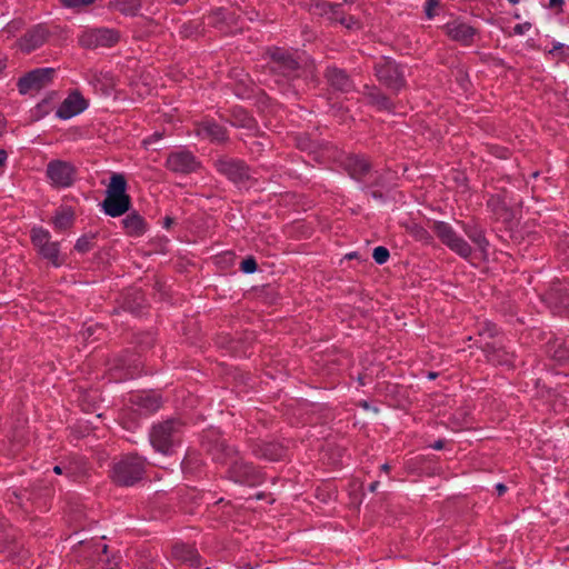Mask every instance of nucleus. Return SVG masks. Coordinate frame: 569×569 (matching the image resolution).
<instances>
[{
    "instance_id": "nucleus-6",
    "label": "nucleus",
    "mask_w": 569,
    "mask_h": 569,
    "mask_svg": "<svg viewBox=\"0 0 569 569\" xmlns=\"http://www.w3.org/2000/svg\"><path fill=\"white\" fill-rule=\"evenodd\" d=\"M47 177L58 188L70 187L76 178V168L66 161L53 160L48 163Z\"/></svg>"
},
{
    "instance_id": "nucleus-8",
    "label": "nucleus",
    "mask_w": 569,
    "mask_h": 569,
    "mask_svg": "<svg viewBox=\"0 0 569 569\" xmlns=\"http://www.w3.org/2000/svg\"><path fill=\"white\" fill-rule=\"evenodd\" d=\"M167 167L174 172L190 173L200 167V162L190 151L179 150L169 154Z\"/></svg>"
},
{
    "instance_id": "nucleus-11",
    "label": "nucleus",
    "mask_w": 569,
    "mask_h": 569,
    "mask_svg": "<svg viewBox=\"0 0 569 569\" xmlns=\"http://www.w3.org/2000/svg\"><path fill=\"white\" fill-rule=\"evenodd\" d=\"M87 107L88 103L86 99L79 92H72L58 108L57 117L67 120L81 113Z\"/></svg>"
},
{
    "instance_id": "nucleus-22",
    "label": "nucleus",
    "mask_w": 569,
    "mask_h": 569,
    "mask_svg": "<svg viewBox=\"0 0 569 569\" xmlns=\"http://www.w3.org/2000/svg\"><path fill=\"white\" fill-rule=\"evenodd\" d=\"M110 8L126 16H134L139 12L141 3L139 0H111Z\"/></svg>"
},
{
    "instance_id": "nucleus-4",
    "label": "nucleus",
    "mask_w": 569,
    "mask_h": 569,
    "mask_svg": "<svg viewBox=\"0 0 569 569\" xmlns=\"http://www.w3.org/2000/svg\"><path fill=\"white\" fill-rule=\"evenodd\" d=\"M119 33L113 29L97 28L84 30L79 37V43L83 48L96 49L99 47H112L119 41Z\"/></svg>"
},
{
    "instance_id": "nucleus-9",
    "label": "nucleus",
    "mask_w": 569,
    "mask_h": 569,
    "mask_svg": "<svg viewBox=\"0 0 569 569\" xmlns=\"http://www.w3.org/2000/svg\"><path fill=\"white\" fill-rule=\"evenodd\" d=\"M298 67V61L288 51L282 49L272 50L269 62L270 71L280 72L286 77H290L296 72Z\"/></svg>"
},
{
    "instance_id": "nucleus-28",
    "label": "nucleus",
    "mask_w": 569,
    "mask_h": 569,
    "mask_svg": "<svg viewBox=\"0 0 569 569\" xmlns=\"http://www.w3.org/2000/svg\"><path fill=\"white\" fill-rule=\"evenodd\" d=\"M94 234H86L79 238L76 242L74 249L78 252H88L93 246Z\"/></svg>"
},
{
    "instance_id": "nucleus-50",
    "label": "nucleus",
    "mask_w": 569,
    "mask_h": 569,
    "mask_svg": "<svg viewBox=\"0 0 569 569\" xmlns=\"http://www.w3.org/2000/svg\"><path fill=\"white\" fill-rule=\"evenodd\" d=\"M280 456L279 455H272L270 456V459H278Z\"/></svg>"
},
{
    "instance_id": "nucleus-49",
    "label": "nucleus",
    "mask_w": 569,
    "mask_h": 569,
    "mask_svg": "<svg viewBox=\"0 0 569 569\" xmlns=\"http://www.w3.org/2000/svg\"><path fill=\"white\" fill-rule=\"evenodd\" d=\"M520 0H509L510 3L517 4Z\"/></svg>"
},
{
    "instance_id": "nucleus-12",
    "label": "nucleus",
    "mask_w": 569,
    "mask_h": 569,
    "mask_svg": "<svg viewBox=\"0 0 569 569\" xmlns=\"http://www.w3.org/2000/svg\"><path fill=\"white\" fill-rule=\"evenodd\" d=\"M443 31L450 39L465 44L470 43L476 34L471 26L458 20L445 24Z\"/></svg>"
},
{
    "instance_id": "nucleus-38",
    "label": "nucleus",
    "mask_w": 569,
    "mask_h": 569,
    "mask_svg": "<svg viewBox=\"0 0 569 569\" xmlns=\"http://www.w3.org/2000/svg\"><path fill=\"white\" fill-rule=\"evenodd\" d=\"M7 66V57L0 53V73L6 69Z\"/></svg>"
},
{
    "instance_id": "nucleus-46",
    "label": "nucleus",
    "mask_w": 569,
    "mask_h": 569,
    "mask_svg": "<svg viewBox=\"0 0 569 569\" xmlns=\"http://www.w3.org/2000/svg\"><path fill=\"white\" fill-rule=\"evenodd\" d=\"M381 470L388 472L390 470V466L388 463H385L381 466Z\"/></svg>"
},
{
    "instance_id": "nucleus-30",
    "label": "nucleus",
    "mask_w": 569,
    "mask_h": 569,
    "mask_svg": "<svg viewBox=\"0 0 569 569\" xmlns=\"http://www.w3.org/2000/svg\"><path fill=\"white\" fill-rule=\"evenodd\" d=\"M241 270L246 273H251L257 270V262L253 258H247L241 262Z\"/></svg>"
},
{
    "instance_id": "nucleus-18",
    "label": "nucleus",
    "mask_w": 569,
    "mask_h": 569,
    "mask_svg": "<svg viewBox=\"0 0 569 569\" xmlns=\"http://www.w3.org/2000/svg\"><path fill=\"white\" fill-rule=\"evenodd\" d=\"M328 82L337 90L348 92L352 89V83L348 76L337 68H329L326 74Z\"/></svg>"
},
{
    "instance_id": "nucleus-13",
    "label": "nucleus",
    "mask_w": 569,
    "mask_h": 569,
    "mask_svg": "<svg viewBox=\"0 0 569 569\" xmlns=\"http://www.w3.org/2000/svg\"><path fill=\"white\" fill-rule=\"evenodd\" d=\"M48 37V31L42 26H37L28 31L20 40L19 47L24 52H31L41 47Z\"/></svg>"
},
{
    "instance_id": "nucleus-34",
    "label": "nucleus",
    "mask_w": 569,
    "mask_h": 569,
    "mask_svg": "<svg viewBox=\"0 0 569 569\" xmlns=\"http://www.w3.org/2000/svg\"><path fill=\"white\" fill-rule=\"evenodd\" d=\"M340 23L343 24L347 29H353L358 27V21L353 19V17H342Z\"/></svg>"
},
{
    "instance_id": "nucleus-40",
    "label": "nucleus",
    "mask_w": 569,
    "mask_h": 569,
    "mask_svg": "<svg viewBox=\"0 0 569 569\" xmlns=\"http://www.w3.org/2000/svg\"><path fill=\"white\" fill-rule=\"evenodd\" d=\"M496 489H497L498 495L502 496L506 492L507 487L505 485H502V483H498L496 486Z\"/></svg>"
},
{
    "instance_id": "nucleus-25",
    "label": "nucleus",
    "mask_w": 569,
    "mask_h": 569,
    "mask_svg": "<svg viewBox=\"0 0 569 569\" xmlns=\"http://www.w3.org/2000/svg\"><path fill=\"white\" fill-rule=\"evenodd\" d=\"M127 182L124 177L119 173H114L110 178V183L107 189V196H128L126 193Z\"/></svg>"
},
{
    "instance_id": "nucleus-14",
    "label": "nucleus",
    "mask_w": 569,
    "mask_h": 569,
    "mask_svg": "<svg viewBox=\"0 0 569 569\" xmlns=\"http://www.w3.org/2000/svg\"><path fill=\"white\" fill-rule=\"evenodd\" d=\"M230 472L231 477L237 482L253 486L259 481L258 473L252 465L242 460L234 461V463L231 466Z\"/></svg>"
},
{
    "instance_id": "nucleus-27",
    "label": "nucleus",
    "mask_w": 569,
    "mask_h": 569,
    "mask_svg": "<svg viewBox=\"0 0 569 569\" xmlns=\"http://www.w3.org/2000/svg\"><path fill=\"white\" fill-rule=\"evenodd\" d=\"M31 240L34 247L38 249H42L46 244H48L51 241V236L48 230L39 227L33 228L31 230Z\"/></svg>"
},
{
    "instance_id": "nucleus-48",
    "label": "nucleus",
    "mask_w": 569,
    "mask_h": 569,
    "mask_svg": "<svg viewBox=\"0 0 569 569\" xmlns=\"http://www.w3.org/2000/svg\"><path fill=\"white\" fill-rule=\"evenodd\" d=\"M171 2L173 3H177V4H183L186 3L188 0H170Z\"/></svg>"
},
{
    "instance_id": "nucleus-42",
    "label": "nucleus",
    "mask_w": 569,
    "mask_h": 569,
    "mask_svg": "<svg viewBox=\"0 0 569 569\" xmlns=\"http://www.w3.org/2000/svg\"><path fill=\"white\" fill-rule=\"evenodd\" d=\"M378 103L382 107V108H388L389 106V101L387 98L385 97H381L380 100L378 101Z\"/></svg>"
},
{
    "instance_id": "nucleus-41",
    "label": "nucleus",
    "mask_w": 569,
    "mask_h": 569,
    "mask_svg": "<svg viewBox=\"0 0 569 569\" xmlns=\"http://www.w3.org/2000/svg\"><path fill=\"white\" fill-rule=\"evenodd\" d=\"M550 7L557 8L563 4V0H549Z\"/></svg>"
},
{
    "instance_id": "nucleus-33",
    "label": "nucleus",
    "mask_w": 569,
    "mask_h": 569,
    "mask_svg": "<svg viewBox=\"0 0 569 569\" xmlns=\"http://www.w3.org/2000/svg\"><path fill=\"white\" fill-rule=\"evenodd\" d=\"M438 6V0H427L425 11L429 19H431L435 16V10Z\"/></svg>"
},
{
    "instance_id": "nucleus-21",
    "label": "nucleus",
    "mask_w": 569,
    "mask_h": 569,
    "mask_svg": "<svg viewBox=\"0 0 569 569\" xmlns=\"http://www.w3.org/2000/svg\"><path fill=\"white\" fill-rule=\"evenodd\" d=\"M123 227L129 236H141L146 231V223L139 214H129L122 220Z\"/></svg>"
},
{
    "instance_id": "nucleus-10",
    "label": "nucleus",
    "mask_w": 569,
    "mask_h": 569,
    "mask_svg": "<svg viewBox=\"0 0 569 569\" xmlns=\"http://www.w3.org/2000/svg\"><path fill=\"white\" fill-rule=\"evenodd\" d=\"M216 167L219 172L236 183H240L246 179H249L248 168L241 161L221 158L216 161Z\"/></svg>"
},
{
    "instance_id": "nucleus-35",
    "label": "nucleus",
    "mask_w": 569,
    "mask_h": 569,
    "mask_svg": "<svg viewBox=\"0 0 569 569\" xmlns=\"http://www.w3.org/2000/svg\"><path fill=\"white\" fill-rule=\"evenodd\" d=\"M253 120L247 114V113H242V118H240L239 122H237V124L241 126V127H251Z\"/></svg>"
},
{
    "instance_id": "nucleus-47",
    "label": "nucleus",
    "mask_w": 569,
    "mask_h": 569,
    "mask_svg": "<svg viewBox=\"0 0 569 569\" xmlns=\"http://www.w3.org/2000/svg\"><path fill=\"white\" fill-rule=\"evenodd\" d=\"M53 471H54L57 475H60V473H62V468H61L60 466H56V467L53 468Z\"/></svg>"
},
{
    "instance_id": "nucleus-23",
    "label": "nucleus",
    "mask_w": 569,
    "mask_h": 569,
    "mask_svg": "<svg viewBox=\"0 0 569 569\" xmlns=\"http://www.w3.org/2000/svg\"><path fill=\"white\" fill-rule=\"evenodd\" d=\"M199 134L213 141H222L226 138L224 129L213 122H203L198 131Z\"/></svg>"
},
{
    "instance_id": "nucleus-20",
    "label": "nucleus",
    "mask_w": 569,
    "mask_h": 569,
    "mask_svg": "<svg viewBox=\"0 0 569 569\" xmlns=\"http://www.w3.org/2000/svg\"><path fill=\"white\" fill-rule=\"evenodd\" d=\"M74 221V212L71 208H61L57 211L52 219L54 229L58 231H64L69 229Z\"/></svg>"
},
{
    "instance_id": "nucleus-32",
    "label": "nucleus",
    "mask_w": 569,
    "mask_h": 569,
    "mask_svg": "<svg viewBox=\"0 0 569 569\" xmlns=\"http://www.w3.org/2000/svg\"><path fill=\"white\" fill-rule=\"evenodd\" d=\"M489 360L495 363H500V365H509L510 363L509 359L507 358V353L500 355L499 351H495V352L490 353Z\"/></svg>"
},
{
    "instance_id": "nucleus-19",
    "label": "nucleus",
    "mask_w": 569,
    "mask_h": 569,
    "mask_svg": "<svg viewBox=\"0 0 569 569\" xmlns=\"http://www.w3.org/2000/svg\"><path fill=\"white\" fill-rule=\"evenodd\" d=\"M172 556L176 560L196 567L199 563V555L192 547L186 545H177L172 549Z\"/></svg>"
},
{
    "instance_id": "nucleus-31",
    "label": "nucleus",
    "mask_w": 569,
    "mask_h": 569,
    "mask_svg": "<svg viewBox=\"0 0 569 569\" xmlns=\"http://www.w3.org/2000/svg\"><path fill=\"white\" fill-rule=\"evenodd\" d=\"M64 7L68 8H78L82 6H89L93 3L96 0H61Z\"/></svg>"
},
{
    "instance_id": "nucleus-51",
    "label": "nucleus",
    "mask_w": 569,
    "mask_h": 569,
    "mask_svg": "<svg viewBox=\"0 0 569 569\" xmlns=\"http://www.w3.org/2000/svg\"><path fill=\"white\" fill-rule=\"evenodd\" d=\"M118 566L117 565H113V566H109L107 569H117Z\"/></svg>"
},
{
    "instance_id": "nucleus-43",
    "label": "nucleus",
    "mask_w": 569,
    "mask_h": 569,
    "mask_svg": "<svg viewBox=\"0 0 569 569\" xmlns=\"http://www.w3.org/2000/svg\"><path fill=\"white\" fill-rule=\"evenodd\" d=\"M6 127V121L2 114L0 113V136L3 133Z\"/></svg>"
},
{
    "instance_id": "nucleus-26",
    "label": "nucleus",
    "mask_w": 569,
    "mask_h": 569,
    "mask_svg": "<svg viewBox=\"0 0 569 569\" xmlns=\"http://www.w3.org/2000/svg\"><path fill=\"white\" fill-rule=\"evenodd\" d=\"M469 239L475 243L476 248L482 253L486 254L488 248V241L483 236V232L478 228H469L466 230Z\"/></svg>"
},
{
    "instance_id": "nucleus-5",
    "label": "nucleus",
    "mask_w": 569,
    "mask_h": 569,
    "mask_svg": "<svg viewBox=\"0 0 569 569\" xmlns=\"http://www.w3.org/2000/svg\"><path fill=\"white\" fill-rule=\"evenodd\" d=\"M53 74L52 68H39L28 72L18 81L19 92L21 94L38 92L52 81Z\"/></svg>"
},
{
    "instance_id": "nucleus-7",
    "label": "nucleus",
    "mask_w": 569,
    "mask_h": 569,
    "mask_svg": "<svg viewBox=\"0 0 569 569\" xmlns=\"http://www.w3.org/2000/svg\"><path fill=\"white\" fill-rule=\"evenodd\" d=\"M376 74L382 83L396 91L405 83L403 71L395 61L387 58L377 63Z\"/></svg>"
},
{
    "instance_id": "nucleus-45",
    "label": "nucleus",
    "mask_w": 569,
    "mask_h": 569,
    "mask_svg": "<svg viewBox=\"0 0 569 569\" xmlns=\"http://www.w3.org/2000/svg\"><path fill=\"white\" fill-rule=\"evenodd\" d=\"M443 447V442L442 441H437L435 445H433V448L435 449H441Z\"/></svg>"
},
{
    "instance_id": "nucleus-29",
    "label": "nucleus",
    "mask_w": 569,
    "mask_h": 569,
    "mask_svg": "<svg viewBox=\"0 0 569 569\" xmlns=\"http://www.w3.org/2000/svg\"><path fill=\"white\" fill-rule=\"evenodd\" d=\"M372 257L377 263L382 264L388 260L389 251L385 247H377L373 249Z\"/></svg>"
},
{
    "instance_id": "nucleus-24",
    "label": "nucleus",
    "mask_w": 569,
    "mask_h": 569,
    "mask_svg": "<svg viewBox=\"0 0 569 569\" xmlns=\"http://www.w3.org/2000/svg\"><path fill=\"white\" fill-rule=\"evenodd\" d=\"M39 253L56 267L61 266L63 262V259L60 257L59 242L50 241L39 250Z\"/></svg>"
},
{
    "instance_id": "nucleus-3",
    "label": "nucleus",
    "mask_w": 569,
    "mask_h": 569,
    "mask_svg": "<svg viewBox=\"0 0 569 569\" xmlns=\"http://www.w3.org/2000/svg\"><path fill=\"white\" fill-rule=\"evenodd\" d=\"M433 231L443 244H446L450 250L459 254L461 258L468 259L471 257V247L453 230L449 223L443 221L436 222L433 226Z\"/></svg>"
},
{
    "instance_id": "nucleus-1",
    "label": "nucleus",
    "mask_w": 569,
    "mask_h": 569,
    "mask_svg": "<svg viewBox=\"0 0 569 569\" xmlns=\"http://www.w3.org/2000/svg\"><path fill=\"white\" fill-rule=\"evenodd\" d=\"M180 436L181 425L176 420L153 426L149 435L152 447L163 455L171 453L172 448L180 442Z\"/></svg>"
},
{
    "instance_id": "nucleus-44",
    "label": "nucleus",
    "mask_w": 569,
    "mask_h": 569,
    "mask_svg": "<svg viewBox=\"0 0 569 569\" xmlns=\"http://www.w3.org/2000/svg\"><path fill=\"white\" fill-rule=\"evenodd\" d=\"M379 486V482L378 481H375L370 485V491H375Z\"/></svg>"
},
{
    "instance_id": "nucleus-52",
    "label": "nucleus",
    "mask_w": 569,
    "mask_h": 569,
    "mask_svg": "<svg viewBox=\"0 0 569 569\" xmlns=\"http://www.w3.org/2000/svg\"><path fill=\"white\" fill-rule=\"evenodd\" d=\"M207 569H210V568H207Z\"/></svg>"
},
{
    "instance_id": "nucleus-39",
    "label": "nucleus",
    "mask_w": 569,
    "mask_h": 569,
    "mask_svg": "<svg viewBox=\"0 0 569 569\" xmlns=\"http://www.w3.org/2000/svg\"><path fill=\"white\" fill-rule=\"evenodd\" d=\"M7 157V152L3 149H0V167L6 163Z\"/></svg>"
},
{
    "instance_id": "nucleus-37",
    "label": "nucleus",
    "mask_w": 569,
    "mask_h": 569,
    "mask_svg": "<svg viewBox=\"0 0 569 569\" xmlns=\"http://www.w3.org/2000/svg\"><path fill=\"white\" fill-rule=\"evenodd\" d=\"M98 549L101 550L102 555L99 556V561L100 562H107V558H104L106 553H107V550H108V547L107 545H99L98 546Z\"/></svg>"
},
{
    "instance_id": "nucleus-2",
    "label": "nucleus",
    "mask_w": 569,
    "mask_h": 569,
    "mask_svg": "<svg viewBox=\"0 0 569 569\" xmlns=\"http://www.w3.org/2000/svg\"><path fill=\"white\" fill-rule=\"evenodd\" d=\"M144 471V462L137 456L126 457L117 462L112 470V479L121 486H132L141 479Z\"/></svg>"
},
{
    "instance_id": "nucleus-16",
    "label": "nucleus",
    "mask_w": 569,
    "mask_h": 569,
    "mask_svg": "<svg viewBox=\"0 0 569 569\" xmlns=\"http://www.w3.org/2000/svg\"><path fill=\"white\" fill-rule=\"evenodd\" d=\"M131 401L143 413L156 411L161 406V400L158 395L153 392H141L133 395Z\"/></svg>"
},
{
    "instance_id": "nucleus-15",
    "label": "nucleus",
    "mask_w": 569,
    "mask_h": 569,
    "mask_svg": "<svg viewBox=\"0 0 569 569\" xmlns=\"http://www.w3.org/2000/svg\"><path fill=\"white\" fill-rule=\"evenodd\" d=\"M130 206L129 196H107L103 200V209L111 217H119L128 211Z\"/></svg>"
},
{
    "instance_id": "nucleus-17",
    "label": "nucleus",
    "mask_w": 569,
    "mask_h": 569,
    "mask_svg": "<svg viewBox=\"0 0 569 569\" xmlns=\"http://www.w3.org/2000/svg\"><path fill=\"white\" fill-rule=\"evenodd\" d=\"M345 168L357 180H362L370 172L369 162L359 156H349L345 161Z\"/></svg>"
},
{
    "instance_id": "nucleus-36",
    "label": "nucleus",
    "mask_w": 569,
    "mask_h": 569,
    "mask_svg": "<svg viewBox=\"0 0 569 569\" xmlns=\"http://www.w3.org/2000/svg\"><path fill=\"white\" fill-rule=\"evenodd\" d=\"M530 29V24L529 23H525V24H517L513 30L516 33L518 34H523L527 30Z\"/></svg>"
}]
</instances>
